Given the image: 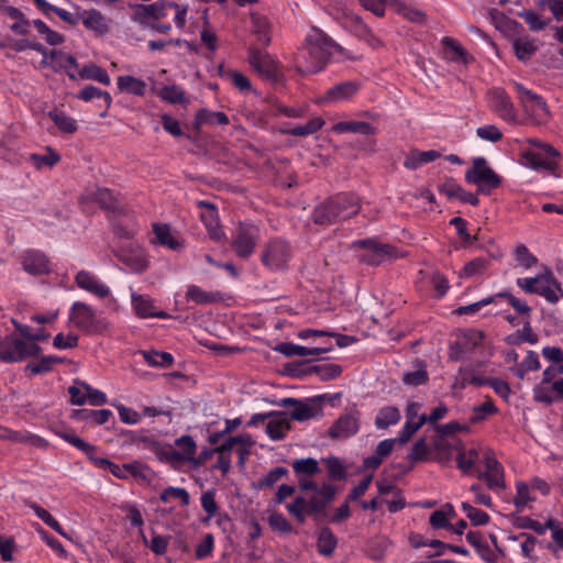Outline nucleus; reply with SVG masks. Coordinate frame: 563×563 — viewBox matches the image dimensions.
Wrapping results in <instances>:
<instances>
[{"label":"nucleus","instance_id":"f257e3e1","mask_svg":"<svg viewBox=\"0 0 563 563\" xmlns=\"http://www.w3.org/2000/svg\"><path fill=\"white\" fill-rule=\"evenodd\" d=\"M298 486L301 492L312 490L310 498L297 496L292 503L287 504V511L299 522L303 523L307 516L312 517L317 526L321 525L327 517V507L336 495V487L331 483H323L321 486L314 481L303 477L298 478Z\"/></svg>","mask_w":563,"mask_h":563},{"label":"nucleus","instance_id":"f03ea898","mask_svg":"<svg viewBox=\"0 0 563 563\" xmlns=\"http://www.w3.org/2000/svg\"><path fill=\"white\" fill-rule=\"evenodd\" d=\"M338 49L340 46L331 37L321 30L312 27L294 57L295 68L301 75L318 73L325 67Z\"/></svg>","mask_w":563,"mask_h":563},{"label":"nucleus","instance_id":"7ed1b4c3","mask_svg":"<svg viewBox=\"0 0 563 563\" xmlns=\"http://www.w3.org/2000/svg\"><path fill=\"white\" fill-rule=\"evenodd\" d=\"M360 210L361 202L356 195L340 192L316 206L311 218L316 224L328 227L355 217Z\"/></svg>","mask_w":563,"mask_h":563},{"label":"nucleus","instance_id":"20e7f679","mask_svg":"<svg viewBox=\"0 0 563 563\" xmlns=\"http://www.w3.org/2000/svg\"><path fill=\"white\" fill-rule=\"evenodd\" d=\"M465 181L477 187V194L489 196L503 184V178L489 165L485 157L472 159V167L465 172Z\"/></svg>","mask_w":563,"mask_h":563},{"label":"nucleus","instance_id":"39448f33","mask_svg":"<svg viewBox=\"0 0 563 563\" xmlns=\"http://www.w3.org/2000/svg\"><path fill=\"white\" fill-rule=\"evenodd\" d=\"M516 284L526 294L542 296L550 303H556L559 301L558 291L563 296L561 284L555 279L553 272L549 268H545L543 273L534 277L517 278Z\"/></svg>","mask_w":563,"mask_h":563},{"label":"nucleus","instance_id":"423d86ee","mask_svg":"<svg viewBox=\"0 0 563 563\" xmlns=\"http://www.w3.org/2000/svg\"><path fill=\"white\" fill-rule=\"evenodd\" d=\"M69 321L89 335L101 334L109 329L104 318L98 317L96 310L81 301H75L69 309Z\"/></svg>","mask_w":563,"mask_h":563},{"label":"nucleus","instance_id":"0eeeda50","mask_svg":"<svg viewBox=\"0 0 563 563\" xmlns=\"http://www.w3.org/2000/svg\"><path fill=\"white\" fill-rule=\"evenodd\" d=\"M42 347L26 342L16 334H8L0 339V361L3 363H21L30 357H38Z\"/></svg>","mask_w":563,"mask_h":563},{"label":"nucleus","instance_id":"6e6552de","mask_svg":"<svg viewBox=\"0 0 563 563\" xmlns=\"http://www.w3.org/2000/svg\"><path fill=\"white\" fill-rule=\"evenodd\" d=\"M352 246L363 251V253L358 255V261L369 266H378L386 260L399 257V253L395 246L382 243L374 238L356 240L352 243Z\"/></svg>","mask_w":563,"mask_h":563},{"label":"nucleus","instance_id":"1a4fd4ad","mask_svg":"<svg viewBox=\"0 0 563 563\" xmlns=\"http://www.w3.org/2000/svg\"><path fill=\"white\" fill-rule=\"evenodd\" d=\"M518 99L525 114L537 125L549 121L551 114L545 100L520 82H515Z\"/></svg>","mask_w":563,"mask_h":563},{"label":"nucleus","instance_id":"9d476101","mask_svg":"<svg viewBox=\"0 0 563 563\" xmlns=\"http://www.w3.org/2000/svg\"><path fill=\"white\" fill-rule=\"evenodd\" d=\"M292 257L289 243L282 239L268 241L262 249L261 262L271 272H283Z\"/></svg>","mask_w":563,"mask_h":563},{"label":"nucleus","instance_id":"9b49d317","mask_svg":"<svg viewBox=\"0 0 563 563\" xmlns=\"http://www.w3.org/2000/svg\"><path fill=\"white\" fill-rule=\"evenodd\" d=\"M260 238L258 227L241 222L232 233L231 249L238 257L247 260L254 253Z\"/></svg>","mask_w":563,"mask_h":563},{"label":"nucleus","instance_id":"f8f14e48","mask_svg":"<svg viewBox=\"0 0 563 563\" xmlns=\"http://www.w3.org/2000/svg\"><path fill=\"white\" fill-rule=\"evenodd\" d=\"M247 62L262 78L275 86L283 84V75L278 69V64L268 53L251 45L247 49Z\"/></svg>","mask_w":563,"mask_h":563},{"label":"nucleus","instance_id":"ddd939ff","mask_svg":"<svg viewBox=\"0 0 563 563\" xmlns=\"http://www.w3.org/2000/svg\"><path fill=\"white\" fill-rule=\"evenodd\" d=\"M488 108L501 120L510 124L518 123V113L511 97L504 88L494 87L486 93Z\"/></svg>","mask_w":563,"mask_h":563},{"label":"nucleus","instance_id":"4468645a","mask_svg":"<svg viewBox=\"0 0 563 563\" xmlns=\"http://www.w3.org/2000/svg\"><path fill=\"white\" fill-rule=\"evenodd\" d=\"M113 254L130 273L141 274L148 267L146 255L139 246L120 247Z\"/></svg>","mask_w":563,"mask_h":563},{"label":"nucleus","instance_id":"2eb2a0df","mask_svg":"<svg viewBox=\"0 0 563 563\" xmlns=\"http://www.w3.org/2000/svg\"><path fill=\"white\" fill-rule=\"evenodd\" d=\"M523 158L527 165L533 169L553 172L558 167L560 153L554 147H543L541 151H526Z\"/></svg>","mask_w":563,"mask_h":563},{"label":"nucleus","instance_id":"dca6fc26","mask_svg":"<svg viewBox=\"0 0 563 563\" xmlns=\"http://www.w3.org/2000/svg\"><path fill=\"white\" fill-rule=\"evenodd\" d=\"M360 82L355 80L342 81L329 88L320 98V103H336L351 99L360 90Z\"/></svg>","mask_w":563,"mask_h":563},{"label":"nucleus","instance_id":"f3484780","mask_svg":"<svg viewBox=\"0 0 563 563\" xmlns=\"http://www.w3.org/2000/svg\"><path fill=\"white\" fill-rule=\"evenodd\" d=\"M277 405L287 408L289 410L290 418L296 421L309 420L316 417L320 411V408L296 398H283L277 402Z\"/></svg>","mask_w":563,"mask_h":563},{"label":"nucleus","instance_id":"a211bd4d","mask_svg":"<svg viewBox=\"0 0 563 563\" xmlns=\"http://www.w3.org/2000/svg\"><path fill=\"white\" fill-rule=\"evenodd\" d=\"M486 471L478 475L479 479H484L492 490H500L505 488V477L503 465L494 457L487 455L485 457Z\"/></svg>","mask_w":563,"mask_h":563},{"label":"nucleus","instance_id":"6ab92c4d","mask_svg":"<svg viewBox=\"0 0 563 563\" xmlns=\"http://www.w3.org/2000/svg\"><path fill=\"white\" fill-rule=\"evenodd\" d=\"M75 283L80 289L86 290L100 299L110 295V288L88 271H79L75 276Z\"/></svg>","mask_w":563,"mask_h":563},{"label":"nucleus","instance_id":"aec40b11","mask_svg":"<svg viewBox=\"0 0 563 563\" xmlns=\"http://www.w3.org/2000/svg\"><path fill=\"white\" fill-rule=\"evenodd\" d=\"M360 429L358 412L342 415L329 429V435L333 439H346Z\"/></svg>","mask_w":563,"mask_h":563},{"label":"nucleus","instance_id":"412c9836","mask_svg":"<svg viewBox=\"0 0 563 563\" xmlns=\"http://www.w3.org/2000/svg\"><path fill=\"white\" fill-rule=\"evenodd\" d=\"M197 206L205 209L200 213V219L205 224L209 236L214 241H220L222 238H224V233L221 230L218 219V211L214 205L208 201L199 200L197 201Z\"/></svg>","mask_w":563,"mask_h":563},{"label":"nucleus","instance_id":"4be33fe9","mask_svg":"<svg viewBox=\"0 0 563 563\" xmlns=\"http://www.w3.org/2000/svg\"><path fill=\"white\" fill-rule=\"evenodd\" d=\"M22 267L31 275H45L51 273L49 261L46 255L36 250H27L21 256Z\"/></svg>","mask_w":563,"mask_h":563},{"label":"nucleus","instance_id":"5701e85b","mask_svg":"<svg viewBox=\"0 0 563 563\" xmlns=\"http://www.w3.org/2000/svg\"><path fill=\"white\" fill-rule=\"evenodd\" d=\"M342 26L354 34L356 37L373 44L377 41L369 26L363 21V19L354 13H345L341 22Z\"/></svg>","mask_w":563,"mask_h":563},{"label":"nucleus","instance_id":"b1692460","mask_svg":"<svg viewBox=\"0 0 563 563\" xmlns=\"http://www.w3.org/2000/svg\"><path fill=\"white\" fill-rule=\"evenodd\" d=\"M175 444L180 448V451H176L170 446H167L166 462H183L192 461L197 450L196 442L190 435H181L175 440Z\"/></svg>","mask_w":563,"mask_h":563},{"label":"nucleus","instance_id":"393cba45","mask_svg":"<svg viewBox=\"0 0 563 563\" xmlns=\"http://www.w3.org/2000/svg\"><path fill=\"white\" fill-rule=\"evenodd\" d=\"M172 7H177L175 2H167L158 0L151 4H137L135 5V18L141 25H145L144 19L152 18L158 20L166 16V10Z\"/></svg>","mask_w":563,"mask_h":563},{"label":"nucleus","instance_id":"a878e982","mask_svg":"<svg viewBox=\"0 0 563 563\" xmlns=\"http://www.w3.org/2000/svg\"><path fill=\"white\" fill-rule=\"evenodd\" d=\"M273 416L266 424V433L273 441L283 440L290 430V419L286 412L273 411Z\"/></svg>","mask_w":563,"mask_h":563},{"label":"nucleus","instance_id":"bb28decb","mask_svg":"<svg viewBox=\"0 0 563 563\" xmlns=\"http://www.w3.org/2000/svg\"><path fill=\"white\" fill-rule=\"evenodd\" d=\"M131 300L133 309L140 318L167 319L169 317V314L165 311H156L152 299L147 296L132 292Z\"/></svg>","mask_w":563,"mask_h":563},{"label":"nucleus","instance_id":"cd10ccee","mask_svg":"<svg viewBox=\"0 0 563 563\" xmlns=\"http://www.w3.org/2000/svg\"><path fill=\"white\" fill-rule=\"evenodd\" d=\"M57 435L85 453L86 456L98 467L99 461L106 460V457L97 456V448L79 438L74 431H58Z\"/></svg>","mask_w":563,"mask_h":563},{"label":"nucleus","instance_id":"c85d7f7f","mask_svg":"<svg viewBox=\"0 0 563 563\" xmlns=\"http://www.w3.org/2000/svg\"><path fill=\"white\" fill-rule=\"evenodd\" d=\"M462 442L460 440H456L454 443L445 439V437H442L438 434L431 444V450L434 451V460L439 463H448L451 457L452 453L455 450H461Z\"/></svg>","mask_w":563,"mask_h":563},{"label":"nucleus","instance_id":"c756f323","mask_svg":"<svg viewBox=\"0 0 563 563\" xmlns=\"http://www.w3.org/2000/svg\"><path fill=\"white\" fill-rule=\"evenodd\" d=\"M501 256H503V253L497 252V253L490 254L489 258L475 257L464 265L463 269L459 273V277L460 278H471L474 276L483 275L490 266V258L499 260V258H501Z\"/></svg>","mask_w":563,"mask_h":563},{"label":"nucleus","instance_id":"7c9ffc66","mask_svg":"<svg viewBox=\"0 0 563 563\" xmlns=\"http://www.w3.org/2000/svg\"><path fill=\"white\" fill-rule=\"evenodd\" d=\"M276 351L285 355L286 357L291 356H317L322 353L329 352L331 347H306L291 342H282L276 347Z\"/></svg>","mask_w":563,"mask_h":563},{"label":"nucleus","instance_id":"2f4dec72","mask_svg":"<svg viewBox=\"0 0 563 563\" xmlns=\"http://www.w3.org/2000/svg\"><path fill=\"white\" fill-rule=\"evenodd\" d=\"M153 232L155 235L154 243L166 246L173 251H178L183 247V243L172 233L168 224L154 223Z\"/></svg>","mask_w":563,"mask_h":563},{"label":"nucleus","instance_id":"473e14b6","mask_svg":"<svg viewBox=\"0 0 563 563\" xmlns=\"http://www.w3.org/2000/svg\"><path fill=\"white\" fill-rule=\"evenodd\" d=\"M77 98L80 100H84L86 102L91 101L93 99H101L103 101V104L101 106L103 108V111L100 113V117L103 118L107 115L108 110L111 107L112 103V97L109 92L101 90L98 87L88 85L85 86L78 93Z\"/></svg>","mask_w":563,"mask_h":563},{"label":"nucleus","instance_id":"72a5a7b5","mask_svg":"<svg viewBox=\"0 0 563 563\" xmlns=\"http://www.w3.org/2000/svg\"><path fill=\"white\" fill-rule=\"evenodd\" d=\"M112 416L109 409H79L74 411V418L79 421H85L92 426H100L106 423Z\"/></svg>","mask_w":563,"mask_h":563},{"label":"nucleus","instance_id":"f704fd0d","mask_svg":"<svg viewBox=\"0 0 563 563\" xmlns=\"http://www.w3.org/2000/svg\"><path fill=\"white\" fill-rule=\"evenodd\" d=\"M441 156V154L435 150L430 151H411L410 154L406 157L404 162V166L408 169L415 170L421 167L424 164L434 162Z\"/></svg>","mask_w":563,"mask_h":563},{"label":"nucleus","instance_id":"c9c22d12","mask_svg":"<svg viewBox=\"0 0 563 563\" xmlns=\"http://www.w3.org/2000/svg\"><path fill=\"white\" fill-rule=\"evenodd\" d=\"M338 133H358L363 135H374L376 129L365 121H340L333 125Z\"/></svg>","mask_w":563,"mask_h":563},{"label":"nucleus","instance_id":"e433bc0d","mask_svg":"<svg viewBox=\"0 0 563 563\" xmlns=\"http://www.w3.org/2000/svg\"><path fill=\"white\" fill-rule=\"evenodd\" d=\"M338 545V539L332 530L323 526L318 531L317 548L318 552L323 556H330Z\"/></svg>","mask_w":563,"mask_h":563},{"label":"nucleus","instance_id":"4c0bfd02","mask_svg":"<svg viewBox=\"0 0 563 563\" xmlns=\"http://www.w3.org/2000/svg\"><path fill=\"white\" fill-rule=\"evenodd\" d=\"M117 84L120 92H128L139 97L145 95L146 84L142 79L124 75L118 77Z\"/></svg>","mask_w":563,"mask_h":563},{"label":"nucleus","instance_id":"58836bf2","mask_svg":"<svg viewBox=\"0 0 563 563\" xmlns=\"http://www.w3.org/2000/svg\"><path fill=\"white\" fill-rule=\"evenodd\" d=\"M80 20L87 29L92 30L99 34H104L109 30L104 16L95 9L84 11Z\"/></svg>","mask_w":563,"mask_h":563},{"label":"nucleus","instance_id":"ea45409f","mask_svg":"<svg viewBox=\"0 0 563 563\" xmlns=\"http://www.w3.org/2000/svg\"><path fill=\"white\" fill-rule=\"evenodd\" d=\"M416 369L412 372H406L402 375V383L407 386H420L424 385L429 380V374L427 371V365L423 361H416Z\"/></svg>","mask_w":563,"mask_h":563},{"label":"nucleus","instance_id":"a19ab883","mask_svg":"<svg viewBox=\"0 0 563 563\" xmlns=\"http://www.w3.org/2000/svg\"><path fill=\"white\" fill-rule=\"evenodd\" d=\"M195 124L197 129L203 124L225 125L229 124V118L224 112L201 109L196 114Z\"/></svg>","mask_w":563,"mask_h":563},{"label":"nucleus","instance_id":"79ce46f5","mask_svg":"<svg viewBox=\"0 0 563 563\" xmlns=\"http://www.w3.org/2000/svg\"><path fill=\"white\" fill-rule=\"evenodd\" d=\"M48 117L55 123L56 128L63 133L73 134L78 129L76 120L66 114L64 111L54 109L48 112Z\"/></svg>","mask_w":563,"mask_h":563},{"label":"nucleus","instance_id":"37998d69","mask_svg":"<svg viewBox=\"0 0 563 563\" xmlns=\"http://www.w3.org/2000/svg\"><path fill=\"white\" fill-rule=\"evenodd\" d=\"M291 467L298 478L313 476L320 472L319 463L313 457L295 460Z\"/></svg>","mask_w":563,"mask_h":563},{"label":"nucleus","instance_id":"c03bdc74","mask_svg":"<svg viewBox=\"0 0 563 563\" xmlns=\"http://www.w3.org/2000/svg\"><path fill=\"white\" fill-rule=\"evenodd\" d=\"M92 198L100 207L109 211H119L120 202L114 194L108 188H97L92 192Z\"/></svg>","mask_w":563,"mask_h":563},{"label":"nucleus","instance_id":"a18cd8bd","mask_svg":"<svg viewBox=\"0 0 563 563\" xmlns=\"http://www.w3.org/2000/svg\"><path fill=\"white\" fill-rule=\"evenodd\" d=\"M252 25H253V33L256 36V41L263 45L267 46L271 43V33H269V24L266 18L252 14Z\"/></svg>","mask_w":563,"mask_h":563},{"label":"nucleus","instance_id":"49530a36","mask_svg":"<svg viewBox=\"0 0 563 563\" xmlns=\"http://www.w3.org/2000/svg\"><path fill=\"white\" fill-rule=\"evenodd\" d=\"M62 362L60 357L48 355V356H42L38 362L36 363H29L24 367L25 373H30L31 375H40L48 373L53 369V366L55 364H58Z\"/></svg>","mask_w":563,"mask_h":563},{"label":"nucleus","instance_id":"de8ad7c7","mask_svg":"<svg viewBox=\"0 0 563 563\" xmlns=\"http://www.w3.org/2000/svg\"><path fill=\"white\" fill-rule=\"evenodd\" d=\"M400 420V412L394 406L383 407L376 418L375 426L378 429H386L389 426L396 424Z\"/></svg>","mask_w":563,"mask_h":563},{"label":"nucleus","instance_id":"09e8293b","mask_svg":"<svg viewBox=\"0 0 563 563\" xmlns=\"http://www.w3.org/2000/svg\"><path fill=\"white\" fill-rule=\"evenodd\" d=\"M310 373L318 376L321 380L327 382L339 377L342 373V366L334 363L311 364Z\"/></svg>","mask_w":563,"mask_h":563},{"label":"nucleus","instance_id":"8fccbe9b","mask_svg":"<svg viewBox=\"0 0 563 563\" xmlns=\"http://www.w3.org/2000/svg\"><path fill=\"white\" fill-rule=\"evenodd\" d=\"M220 76L229 80L240 91L244 92L250 91L252 89V84L250 79L241 71L233 69H223L222 67H220Z\"/></svg>","mask_w":563,"mask_h":563},{"label":"nucleus","instance_id":"3c124183","mask_svg":"<svg viewBox=\"0 0 563 563\" xmlns=\"http://www.w3.org/2000/svg\"><path fill=\"white\" fill-rule=\"evenodd\" d=\"M158 97L172 104H185L188 102L185 91L177 85L164 86L159 90Z\"/></svg>","mask_w":563,"mask_h":563},{"label":"nucleus","instance_id":"603ef678","mask_svg":"<svg viewBox=\"0 0 563 563\" xmlns=\"http://www.w3.org/2000/svg\"><path fill=\"white\" fill-rule=\"evenodd\" d=\"M79 76L82 79L96 80L106 86H109L111 82L110 76L108 75L107 70L96 64H89L84 66L79 70Z\"/></svg>","mask_w":563,"mask_h":563},{"label":"nucleus","instance_id":"864d4df0","mask_svg":"<svg viewBox=\"0 0 563 563\" xmlns=\"http://www.w3.org/2000/svg\"><path fill=\"white\" fill-rule=\"evenodd\" d=\"M442 44L450 60L466 63L467 53L456 40L445 36L442 38Z\"/></svg>","mask_w":563,"mask_h":563},{"label":"nucleus","instance_id":"5fc2aeb1","mask_svg":"<svg viewBox=\"0 0 563 563\" xmlns=\"http://www.w3.org/2000/svg\"><path fill=\"white\" fill-rule=\"evenodd\" d=\"M311 364L309 361H294L284 365V374L292 378H307L312 376L310 373Z\"/></svg>","mask_w":563,"mask_h":563},{"label":"nucleus","instance_id":"6e6d98bb","mask_svg":"<svg viewBox=\"0 0 563 563\" xmlns=\"http://www.w3.org/2000/svg\"><path fill=\"white\" fill-rule=\"evenodd\" d=\"M186 298L198 305H207L218 301L219 294L207 292L199 286L190 285L187 288Z\"/></svg>","mask_w":563,"mask_h":563},{"label":"nucleus","instance_id":"4d7b16f0","mask_svg":"<svg viewBox=\"0 0 563 563\" xmlns=\"http://www.w3.org/2000/svg\"><path fill=\"white\" fill-rule=\"evenodd\" d=\"M288 474V470L283 466L271 470L265 476L253 483V487L257 490L272 488L284 476Z\"/></svg>","mask_w":563,"mask_h":563},{"label":"nucleus","instance_id":"13d9d810","mask_svg":"<svg viewBox=\"0 0 563 563\" xmlns=\"http://www.w3.org/2000/svg\"><path fill=\"white\" fill-rule=\"evenodd\" d=\"M137 440H141V444L139 446L153 452L161 462H166L167 445L151 435L142 434V438H137Z\"/></svg>","mask_w":563,"mask_h":563},{"label":"nucleus","instance_id":"bf43d9fd","mask_svg":"<svg viewBox=\"0 0 563 563\" xmlns=\"http://www.w3.org/2000/svg\"><path fill=\"white\" fill-rule=\"evenodd\" d=\"M324 124V121L317 117L309 120L306 124L296 125L287 131L292 136H308L318 132Z\"/></svg>","mask_w":563,"mask_h":563},{"label":"nucleus","instance_id":"052dcab7","mask_svg":"<svg viewBox=\"0 0 563 563\" xmlns=\"http://www.w3.org/2000/svg\"><path fill=\"white\" fill-rule=\"evenodd\" d=\"M507 342L509 344H521L523 342H528L530 344H536L538 342V335L533 332L530 322H525L521 330H518V332L514 335H509L507 338Z\"/></svg>","mask_w":563,"mask_h":563},{"label":"nucleus","instance_id":"680f3d73","mask_svg":"<svg viewBox=\"0 0 563 563\" xmlns=\"http://www.w3.org/2000/svg\"><path fill=\"white\" fill-rule=\"evenodd\" d=\"M512 45L519 60H528L538 49L533 41L529 38H517Z\"/></svg>","mask_w":563,"mask_h":563},{"label":"nucleus","instance_id":"e2e57ef3","mask_svg":"<svg viewBox=\"0 0 563 563\" xmlns=\"http://www.w3.org/2000/svg\"><path fill=\"white\" fill-rule=\"evenodd\" d=\"M518 16L525 20L532 32L542 31L550 24L549 20H542L533 10H522L518 12Z\"/></svg>","mask_w":563,"mask_h":563},{"label":"nucleus","instance_id":"0e129e2a","mask_svg":"<svg viewBox=\"0 0 563 563\" xmlns=\"http://www.w3.org/2000/svg\"><path fill=\"white\" fill-rule=\"evenodd\" d=\"M144 358L150 365L163 368L172 366L174 362V357L170 353L161 351L145 352Z\"/></svg>","mask_w":563,"mask_h":563},{"label":"nucleus","instance_id":"69168bd1","mask_svg":"<svg viewBox=\"0 0 563 563\" xmlns=\"http://www.w3.org/2000/svg\"><path fill=\"white\" fill-rule=\"evenodd\" d=\"M461 507L473 526H485L490 520V517L487 512L473 507L466 501L462 503Z\"/></svg>","mask_w":563,"mask_h":563},{"label":"nucleus","instance_id":"338daca9","mask_svg":"<svg viewBox=\"0 0 563 563\" xmlns=\"http://www.w3.org/2000/svg\"><path fill=\"white\" fill-rule=\"evenodd\" d=\"M427 422V416L422 415L418 418V421H411L408 419L399 432L398 441L401 444L407 443L410 438Z\"/></svg>","mask_w":563,"mask_h":563},{"label":"nucleus","instance_id":"774afa93","mask_svg":"<svg viewBox=\"0 0 563 563\" xmlns=\"http://www.w3.org/2000/svg\"><path fill=\"white\" fill-rule=\"evenodd\" d=\"M550 529L552 532V540L554 542L553 544H549L548 549L555 551L556 549H561L563 551V525L561 526V522L549 518L547 520V530Z\"/></svg>","mask_w":563,"mask_h":563}]
</instances>
